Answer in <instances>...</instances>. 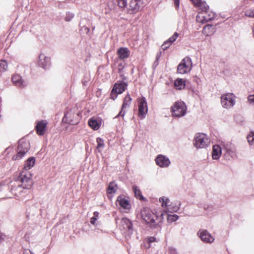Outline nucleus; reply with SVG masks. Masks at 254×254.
I'll return each mask as SVG.
<instances>
[{"mask_svg":"<svg viewBox=\"0 0 254 254\" xmlns=\"http://www.w3.org/2000/svg\"><path fill=\"white\" fill-rule=\"evenodd\" d=\"M207 27H211V25H207Z\"/></svg>","mask_w":254,"mask_h":254,"instance_id":"58","label":"nucleus"},{"mask_svg":"<svg viewBox=\"0 0 254 254\" xmlns=\"http://www.w3.org/2000/svg\"><path fill=\"white\" fill-rule=\"evenodd\" d=\"M245 15L248 17L254 18V9L246 10L245 11Z\"/></svg>","mask_w":254,"mask_h":254,"instance_id":"38","label":"nucleus"},{"mask_svg":"<svg viewBox=\"0 0 254 254\" xmlns=\"http://www.w3.org/2000/svg\"><path fill=\"white\" fill-rule=\"evenodd\" d=\"M179 206L177 205H174L173 203L169 205L168 210L170 212L173 213V212H177L179 209Z\"/></svg>","mask_w":254,"mask_h":254,"instance_id":"32","label":"nucleus"},{"mask_svg":"<svg viewBox=\"0 0 254 254\" xmlns=\"http://www.w3.org/2000/svg\"><path fill=\"white\" fill-rule=\"evenodd\" d=\"M148 112L147 104L144 97L140 98L138 101V117L140 119L145 118Z\"/></svg>","mask_w":254,"mask_h":254,"instance_id":"12","label":"nucleus"},{"mask_svg":"<svg viewBox=\"0 0 254 254\" xmlns=\"http://www.w3.org/2000/svg\"><path fill=\"white\" fill-rule=\"evenodd\" d=\"M201 4H202V6L200 7L202 9V11L207 12V10L209 8L208 5L204 2H201Z\"/></svg>","mask_w":254,"mask_h":254,"instance_id":"40","label":"nucleus"},{"mask_svg":"<svg viewBox=\"0 0 254 254\" xmlns=\"http://www.w3.org/2000/svg\"><path fill=\"white\" fill-rule=\"evenodd\" d=\"M118 4L121 8H127V0H118Z\"/></svg>","mask_w":254,"mask_h":254,"instance_id":"34","label":"nucleus"},{"mask_svg":"<svg viewBox=\"0 0 254 254\" xmlns=\"http://www.w3.org/2000/svg\"><path fill=\"white\" fill-rule=\"evenodd\" d=\"M189 64H191V59L186 58L182 60L178 65L177 72L178 73L185 74L190 70Z\"/></svg>","mask_w":254,"mask_h":254,"instance_id":"11","label":"nucleus"},{"mask_svg":"<svg viewBox=\"0 0 254 254\" xmlns=\"http://www.w3.org/2000/svg\"><path fill=\"white\" fill-rule=\"evenodd\" d=\"M74 14L70 12H67L66 13V16L64 18V20L67 21H70L74 17Z\"/></svg>","mask_w":254,"mask_h":254,"instance_id":"36","label":"nucleus"},{"mask_svg":"<svg viewBox=\"0 0 254 254\" xmlns=\"http://www.w3.org/2000/svg\"><path fill=\"white\" fill-rule=\"evenodd\" d=\"M30 145L29 141L24 138L20 139L18 143L17 153L13 156L12 160H17L22 159L25 154L30 149Z\"/></svg>","mask_w":254,"mask_h":254,"instance_id":"2","label":"nucleus"},{"mask_svg":"<svg viewBox=\"0 0 254 254\" xmlns=\"http://www.w3.org/2000/svg\"><path fill=\"white\" fill-rule=\"evenodd\" d=\"M5 238V235L0 232V243L3 241Z\"/></svg>","mask_w":254,"mask_h":254,"instance_id":"49","label":"nucleus"},{"mask_svg":"<svg viewBox=\"0 0 254 254\" xmlns=\"http://www.w3.org/2000/svg\"><path fill=\"white\" fill-rule=\"evenodd\" d=\"M131 98L129 94H127L124 98L123 104L122 106V109L118 115L115 117L118 118L119 116L124 117L125 115L124 109L128 108L131 104Z\"/></svg>","mask_w":254,"mask_h":254,"instance_id":"17","label":"nucleus"},{"mask_svg":"<svg viewBox=\"0 0 254 254\" xmlns=\"http://www.w3.org/2000/svg\"><path fill=\"white\" fill-rule=\"evenodd\" d=\"M117 202L123 209L128 210L131 208L129 201L126 198L124 195H120L117 197Z\"/></svg>","mask_w":254,"mask_h":254,"instance_id":"16","label":"nucleus"},{"mask_svg":"<svg viewBox=\"0 0 254 254\" xmlns=\"http://www.w3.org/2000/svg\"><path fill=\"white\" fill-rule=\"evenodd\" d=\"M168 253L169 254H178L177 249L173 247L169 248Z\"/></svg>","mask_w":254,"mask_h":254,"instance_id":"41","label":"nucleus"},{"mask_svg":"<svg viewBox=\"0 0 254 254\" xmlns=\"http://www.w3.org/2000/svg\"><path fill=\"white\" fill-rule=\"evenodd\" d=\"M126 64L124 62L119 64L118 65V72L121 73L123 72V69L125 68Z\"/></svg>","mask_w":254,"mask_h":254,"instance_id":"39","label":"nucleus"},{"mask_svg":"<svg viewBox=\"0 0 254 254\" xmlns=\"http://www.w3.org/2000/svg\"><path fill=\"white\" fill-rule=\"evenodd\" d=\"M202 17L203 20L204 21L208 22L214 18V14L213 13H211V14H207V12H205Z\"/></svg>","mask_w":254,"mask_h":254,"instance_id":"28","label":"nucleus"},{"mask_svg":"<svg viewBox=\"0 0 254 254\" xmlns=\"http://www.w3.org/2000/svg\"><path fill=\"white\" fill-rule=\"evenodd\" d=\"M11 80L13 84L17 87L23 88L25 86L24 81L19 74L13 75L11 77Z\"/></svg>","mask_w":254,"mask_h":254,"instance_id":"19","label":"nucleus"},{"mask_svg":"<svg viewBox=\"0 0 254 254\" xmlns=\"http://www.w3.org/2000/svg\"><path fill=\"white\" fill-rule=\"evenodd\" d=\"M159 54H157V56H156V60H158V59L159 58Z\"/></svg>","mask_w":254,"mask_h":254,"instance_id":"56","label":"nucleus"},{"mask_svg":"<svg viewBox=\"0 0 254 254\" xmlns=\"http://www.w3.org/2000/svg\"><path fill=\"white\" fill-rule=\"evenodd\" d=\"M159 200L160 202H162V206L163 207L167 206V203L169 201V199L168 198L166 197H162L160 198Z\"/></svg>","mask_w":254,"mask_h":254,"instance_id":"37","label":"nucleus"},{"mask_svg":"<svg viewBox=\"0 0 254 254\" xmlns=\"http://www.w3.org/2000/svg\"><path fill=\"white\" fill-rule=\"evenodd\" d=\"M174 4L177 9L179 8L180 0H174Z\"/></svg>","mask_w":254,"mask_h":254,"instance_id":"47","label":"nucleus"},{"mask_svg":"<svg viewBox=\"0 0 254 254\" xmlns=\"http://www.w3.org/2000/svg\"><path fill=\"white\" fill-rule=\"evenodd\" d=\"M156 241V238L154 237H149L147 238V241L148 243H152Z\"/></svg>","mask_w":254,"mask_h":254,"instance_id":"46","label":"nucleus"},{"mask_svg":"<svg viewBox=\"0 0 254 254\" xmlns=\"http://www.w3.org/2000/svg\"><path fill=\"white\" fill-rule=\"evenodd\" d=\"M35 163V158L34 157H30L25 161L24 168L26 170H29L34 166Z\"/></svg>","mask_w":254,"mask_h":254,"instance_id":"23","label":"nucleus"},{"mask_svg":"<svg viewBox=\"0 0 254 254\" xmlns=\"http://www.w3.org/2000/svg\"><path fill=\"white\" fill-rule=\"evenodd\" d=\"M248 141L250 145H254V132H251L247 136Z\"/></svg>","mask_w":254,"mask_h":254,"instance_id":"33","label":"nucleus"},{"mask_svg":"<svg viewBox=\"0 0 254 254\" xmlns=\"http://www.w3.org/2000/svg\"><path fill=\"white\" fill-rule=\"evenodd\" d=\"M90 77L89 75H85L82 80V83L83 86H87L89 85Z\"/></svg>","mask_w":254,"mask_h":254,"instance_id":"35","label":"nucleus"},{"mask_svg":"<svg viewBox=\"0 0 254 254\" xmlns=\"http://www.w3.org/2000/svg\"><path fill=\"white\" fill-rule=\"evenodd\" d=\"M166 214L160 212L154 213L149 208H144L141 210V216L142 219L147 224L150 225L152 229H161V225L164 220V216Z\"/></svg>","mask_w":254,"mask_h":254,"instance_id":"1","label":"nucleus"},{"mask_svg":"<svg viewBox=\"0 0 254 254\" xmlns=\"http://www.w3.org/2000/svg\"><path fill=\"white\" fill-rule=\"evenodd\" d=\"M248 100L250 103L254 105V94L249 95L248 97Z\"/></svg>","mask_w":254,"mask_h":254,"instance_id":"45","label":"nucleus"},{"mask_svg":"<svg viewBox=\"0 0 254 254\" xmlns=\"http://www.w3.org/2000/svg\"><path fill=\"white\" fill-rule=\"evenodd\" d=\"M185 80L182 78H177L174 81V86L177 89L181 90L185 88Z\"/></svg>","mask_w":254,"mask_h":254,"instance_id":"24","label":"nucleus"},{"mask_svg":"<svg viewBox=\"0 0 254 254\" xmlns=\"http://www.w3.org/2000/svg\"><path fill=\"white\" fill-rule=\"evenodd\" d=\"M38 65L44 69L48 68L51 65L50 58L41 54L39 56Z\"/></svg>","mask_w":254,"mask_h":254,"instance_id":"14","label":"nucleus"},{"mask_svg":"<svg viewBox=\"0 0 254 254\" xmlns=\"http://www.w3.org/2000/svg\"><path fill=\"white\" fill-rule=\"evenodd\" d=\"M96 141L97 143V146L96 148L99 150V151L100 152V149H103L104 147V140L100 137H98L96 139Z\"/></svg>","mask_w":254,"mask_h":254,"instance_id":"29","label":"nucleus"},{"mask_svg":"<svg viewBox=\"0 0 254 254\" xmlns=\"http://www.w3.org/2000/svg\"><path fill=\"white\" fill-rule=\"evenodd\" d=\"M209 143L210 142L206 134L203 133H197L196 134L193 144L197 148H205L208 146Z\"/></svg>","mask_w":254,"mask_h":254,"instance_id":"4","label":"nucleus"},{"mask_svg":"<svg viewBox=\"0 0 254 254\" xmlns=\"http://www.w3.org/2000/svg\"><path fill=\"white\" fill-rule=\"evenodd\" d=\"M117 187V185L115 182H111L108 186V193L110 194L115 193L116 191Z\"/></svg>","mask_w":254,"mask_h":254,"instance_id":"27","label":"nucleus"},{"mask_svg":"<svg viewBox=\"0 0 254 254\" xmlns=\"http://www.w3.org/2000/svg\"><path fill=\"white\" fill-rule=\"evenodd\" d=\"M121 77L123 80V81H124V80H126L127 79V77L125 76L123 74H121Z\"/></svg>","mask_w":254,"mask_h":254,"instance_id":"54","label":"nucleus"},{"mask_svg":"<svg viewBox=\"0 0 254 254\" xmlns=\"http://www.w3.org/2000/svg\"><path fill=\"white\" fill-rule=\"evenodd\" d=\"M221 103L224 108L228 109L235 104V96L233 93H228L221 96Z\"/></svg>","mask_w":254,"mask_h":254,"instance_id":"6","label":"nucleus"},{"mask_svg":"<svg viewBox=\"0 0 254 254\" xmlns=\"http://www.w3.org/2000/svg\"><path fill=\"white\" fill-rule=\"evenodd\" d=\"M200 208H203L205 210L211 211L212 210V205H207L206 206L205 204L201 206V204L198 206Z\"/></svg>","mask_w":254,"mask_h":254,"instance_id":"43","label":"nucleus"},{"mask_svg":"<svg viewBox=\"0 0 254 254\" xmlns=\"http://www.w3.org/2000/svg\"><path fill=\"white\" fill-rule=\"evenodd\" d=\"M155 162L157 165L163 168L167 167L170 164L169 159L163 155H158L155 159Z\"/></svg>","mask_w":254,"mask_h":254,"instance_id":"15","label":"nucleus"},{"mask_svg":"<svg viewBox=\"0 0 254 254\" xmlns=\"http://www.w3.org/2000/svg\"><path fill=\"white\" fill-rule=\"evenodd\" d=\"M187 107L184 102L177 101L171 108L172 115L174 117H181L186 113Z\"/></svg>","mask_w":254,"mask_h":254,"instance_id":"3","label":"nucleus"},{"mask_svg":"<svg viewBox=\"0 0 254 254\" xmlns=\"http://www.w3.org/2000/svg\"><path fill=\"white\" fill-rule=\"evenodd\" d=\"M89 126L94 130H98L100 127V125L96 119L92 118L88 121Z\"/></svg>","mask_w":254,"mask_h":254,"instance_id":"25","label":"nucleus"},{"mask_svg":"<svg viewBox=\"0 0 254 254\" xmlns=\"http://www.w3.org/2000/svg\"><path fill=\"white\" fill-rule=\"evenodd\" d=\"M71 111H67L64 113V115L63 118V122H66L68 124L75 125L77 124V122H75L72 120Z\"/></svg>","mask_w":254,"mask_h":254,"instance_id":"22","label":"nucleus"},{"mask_svg":"<svg viewBox=\"0 0 254 254\" xmlns=\"http://www.w3.org/2000/svg\"><path fill=\"white\" fill-rule=\"evenodd\" d=\"M143 0H131L127 7L129 13H135L143 7Z\"/></svg>","mask_w":254,"mask_h":254,"instance_id":"10","label":"nucleus"},{"mask_svg":"<svg viewBox=\"0 0 254 254\" xmlns=\"http://www.w3.org/2000/svg\"><path fill=\"white\" fill-rule=\"evenodd\" d=\"M171 45L169 44L167 41L164 42V43L162 44L161 48L162 49L165 51L167 50Z\"/></svg>","mask_w":254,"mask_h":254,"instance_id":"42","label":"nucleus"},{"mask_svg":"<svg viewBox=\"0 0 254 254\" xmlns=\"http://www.w3.org/2000/svg\"><path fill=\"white\" fill-rule=\"evenodd\" d=\"M96 220H97V218H96L95 217H91L90 219V223L92 224L95 225Z\"/></svg>","mask_w":254,"mask_h":254,"instance_id":"48","label":"nucleus"},{"mask_svg":"<svg viewBox=\"0 0 254 254\" xmlns=\"http://www.w3.org/2000/svg\"><path fill=\"white\" fill-rule=\"evenodd\" d=\"M121 227L125 233L129 237L133 234L134 229L132 221L129 219L123 217L121 221Z\"/></svg>","mask_w":254,"mask_h":254,"instance_id":"9","label":"nucleus"},{"mask_svg":"<svg viewBox=\"0 0 254 254\" xmlns=\"http://www.w3.org/2000/svg\"><path fill=\"white\" fill-rule=\"evenodd\" d=\"M3 72V71H2V70L0 68V74H1V73Z\"/></svg>","mask_w":254,"mask_h":254,"instance_id":"57","label":"nucleus"},{"mask_svg":"<svg viewBox=\"0 0 254 254\" xmlns=\"http://www.w3.org/2000/svg\"><path fill=\"white\" fill-rule=\"evenodd\" d=\"M197 234L201 241L204 243H211L214 241V238L206 230H199Z\"/></svg>","mask_w":254,"mask_h":254,"instance_id":"13","label":"nucleus"},{"mask_svg":"<svg viewBox=\"0 0 254 254\" xmlns=\"http://www.w3.org/2000/svg\"><path fill=\"white\" fill-rule=\"evenodd\" d=\"M117 54L120 59L124 60L127 58L129 56L130 51L127 48L121 47L118 49Z\"/></svg>","mask_w":254,"mask_h":254,"instance_id":"20","label":"nucleus"},{"mask_svg":"<svg viewBox=\"0 0 254 254\" xmlns=\"http://www.w3.org/2000/svg\"><path fill=\"white\" fill-rule=\"evenodd\" d=\"M85 30H86V33H87L88 32H89V31H90V29H89V28H88V27H86V28H85Z\"/></svg>","mask_w":254,"mask_h":254,"instance_id":"55","label":"nucleus"},{"mask_svg":"<svg viewBox=\"0 0 254 254\" xmlns=\"http://www.w3.org/2000/svg\"><path fill=\"white\" fill-rule=\"evenodd\" d=\"M18 180L21 183L20 186L24 189H30L32 186L31 175L29 173L26 174L22 172L20 173Z\"/></svg>","mask_w":254,"mask_h":254,"instance_id":"7","label":"nucleus"},{"mask_svg":"<svg viewBox=\"0 0 254 254\" xmlns=\"http://www.w3.org/2000/svg\"><path fill=\"white\" fill-rule=\"evenodd\" d=\"M224 157L226 160H230L236 156V152L235 146L231 143H227L224 145L223 148Z\"/></svg>","mask_w":254,"mask_h":254,"instance_id":"8","label":"nucleus"},{"mask_svg":"<svg viewBox=\"0 0 254 254\" xmlns=\"http://www.w3.org/2000/svg\"><path fill=\"white\" fill-rule=\"evenodd\" d=\"M168 43H169V44H170L171 45L174 42H175V41L172 39V37H170L167 40H166Z\"/></svg>","mask_w":254,"mask_h":254,"instance_id":"52","label":"nucleus"},{"mask_svg":"<svg viewBox=\"0 0 254 254\" xmlns=\"http://www.w3.org/2000/svg\"><path fill=\"white\" fill-rule=\"evenodd\" d=\"M133 191L134 192L135 196L139 198L140 200H144L145 198L141 194V192L137 186H133Z\"/></svg>","mask_w":254,"mask_h":254,"instance_id":"26","label":"nucleus"},{"mask_svg":"<svg viewBox=\"0 0 254 254\" xmlns=\"http://www.w3.org/2000/svg\"><path fill=\"white\" fill-rule=\"evenodd\" d=\"M8 67V65L6 61L5 60H1L0 61V68L3 72H5L7 70Z\"/></svg>","mask_w":254,"mask_h":254,"instance_id":"30","label":"nucleus"},{"mask_svg":"<svg viewBox=\"0 0 254 254\" xmlns=\"http://www.w3.org/2000/svg\"><path fill=\"white\" fill-rule=\"evenodd\" d=\"M127 83L123 81H118L114 85L111 91V98L115 100L117 97V94H121L127 89Z\"/></svg>","mask_w":254,"mask_h":254,"instance_id":"5","label":"nucleus"},{"mask_svg":"<svg viewBox=\"0 0 254 254\" xmlns=\"http://www.w3.org/2000/svg\"><path fill=\"white\" fill-rule=\"evenodd\" d=\"M178 35H179V34H178V33L175 32L174 34V35L171 37L172 39H173L175 41L177 39V38H178Z\"/></svg>","mask_w":254,"mask_h":254,"instance_id":"50","label":"nucleus"},{"mask_svg":"<svg viewBox=\"0 0 254 254\" xmlns=\"http://www.w3.org/2000/svg\"><path fill=\"white\" fill-rule=\"evenodd\" d=\"M47 123L42 120L38 122L35 127L37 133L39 135H43L45 133Z\"/></svg>","mask_w":254,"mask_h":254,"instance_id":"18","label":"nucleus"},{"mask_svg":"<svg viewBox=\"0 0 254 254\" xmlns=\"http://www.w3.org/2000/svg\"><path fill=\"white\" fill-rule=\"evenodd\" d=\"M99 213L98 212L95 211L94 212V213H93L94 216L92 217H95L97 219V218L99 216Z\"/></svg>","mask_w":254,"mask_h":254,"instance_id":"53","label":"nucleus"},{"mask_svg":"<svg viewBox=\"0 0 254 254\" xmlns=\"http://www.w3.org/2000/svg\"><path fill=\"white\" fill-rule=\"evenodd\" d=\"M192 2L194 3V4L196 5L199 6H202V4H201V0H191Z\"/></svg>","mask_w":254,"mask_h":254,"instance_id":"44","label":"nucleus"},{"mask_svg":"<svg viewBox=\"0 0 254 254\" xmlns=\"http://www.w3.org/2000/svg\"><path fill=\"white\" fill-rule=\"evenodd\" d=\"M179 219V216L177 214L168 215L167 220L169 222L172 223L176 221Z\"/></svg>","mask_w":254,"mask_h":254,"instance_id":"31","label":"nucleus"},{"mask_svg":"<svg viewBox=\"0 0 254 254\" xmlns=\"http://www.w3.org/2000/svg\"><path fill=\"white\" fill-rule=\"evenodd\" d=\"M223 152V148L219 145H214L213 146V149L212 152V158L215 160L218 159Z\"/></svg>","mask_w":254,"mask_h":254,"instance_id":"21","label":"nucleus"},{"mask_svg":"<svg viewBox=\"0 0 254 254\" xmlns=\"http://www.w3.org/2000/svg\"><path fill=\"white\" fill-rule=\"evenodd\" d=\"M22 254H31V251L29 250L25 249L23 251Z\"/></svg>","mask_w":254,"mask_h":254,"instance_id":"51","label":"nucleus"}]
</instances>
